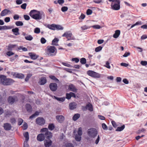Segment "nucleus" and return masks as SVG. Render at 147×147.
Returning a JSON list of instances; mask_svg holds the SVG:
<instances>
[{
    "label": "nucleus",
    "instance_id": "f257e3e1",
    "mask_svg": "<svg viewBox=\"0 0 147 147\" xmlns=\"http://www.w3.org/2000/svg\"><path fill=\"white\" fill-rule=\"evenodd\" d=\"M14 82L12 79L7 78L4 75H0V83L2 84L5 86L10 85Z\"/></svg>",
    "mask_w": 147,
    "mask_h": 147
},
{
    "label": "nucleus",
    "instance_id": "f03ea898",
    "mask_svg": "<svg viewBox=\"0 0 147 147\" xmlns=\"http://www.w3.org/2000/svg\"><path fill=\"white\" fill-rule=\"evenodd\" d=\"M47 49L46 53L49 56H55L57 53V49L54 46H48L47 47Z\"/></svg>",
    "mask_w": 147,
    "mask_h": 147
},
{
    "label": "nucleus",
    "instance_id": "7ed1b4c3",
    "mask_svg": "<svg viewBox=\"0 0 147 147\" xmlns=\"http://www.w3.org/2000/svg\"><path fill=\"white\" fill-rule=\"evenodd\" d=\"M87 133L90 137L94 138L98 134V131L95 128H91L88 129Z\"/></svg>",
    "mask_w": 147,
    "mask_h": 147
},
{
    "label": "nucleus",
    "instance_id": "20e7f679",
    "mask_svg": "<svg viewBox=\"0 0 147 147\" xmlns=\"http://www.w3.org/2000/svg\"><path fill=\"white\" fill-rule=\"evenodd\" d=\"M45 14L42 12L37 11L36 13L33 16L32 18L36 20H40L45 17Z\"/></svg>",
    "mask_w": 147,
    "mask_h": 147
},
{
    "label": "nucleus",
    "instance_id": "39448f33",
    "mask_svg": "<svg viewBox=\"0 0 147 147\" xmlns=\"http://www.w3.org/2000/svg\"><path fill=\"white\" fill-rule=\"evenodd\" d=\"M120 0H116V2L115 3H112L111 6L112 9L115 10H119L120 8Z\"/></svg>",
    "mask_w": 147,
    "mask_h": 147
},
{
    "label": "nucleus",
    "instance_id": "423d86ee",
    "mask_svg": "<svg viewBox=\"0 0 147 147\" xmlns=\"http://www.w3.org/2000/svg\"><path fill=\"white\" fill-rule=\"evenodd\" d=\"M8 102L11 105H13L14 102L18 101L17 97L15 96H9L7 99Z\"/></svg>",
    "mask_w": 147,
    "mask_h": 147
},
{
    "label": "nucleus",
    "instance_id": "0eeeda50",
    "mask_svg": "<svg viewBox=\"0 0 147 147\" xmlns=\"http://www.w3.org/2000/svg\"><path fill=\"white\" fill-rule=\"evenodd\" d=\"M87 74L89 76L96 78H99L100 75L99 74L91 70H88L87 72Z\"/></svg>",
    "mask_w": 147,
    "mask_h": 147
},
{
    "label": "nucleus",
    "instance_id": "6e6552de",
    "mask_svg": "<svg viewBox=\"0 0 147 147\" xmlns=\"http://www.w3.org/2000/svg\"><path fill=\"white\" fill-rule=\"evenodd\" d=\"M45 120L42 117H38L36 119V124L42 126L45 123Z\"/></svg>",
    "mask_w": 147,
    "mask_h": 147
},
{
    "label": "nucleus",
    "instance_id": "1a4fd4ad",
    "mask_svg": "<svg viewBox=\"0 0 147 147\" xmlns=\"http://www.w3.org/2000/svg\"><path fill=\"white\" fill-rule=\"evenodd\" d=\"M49 87L52 91L53 92L55 91L57 89V84L55 83H51L49 85Z\"/></svg>",
    "mask_w": 147,
    "mask_h": 147
},
{
    "label": "nucleus",
    "instance_id": "9d476101",
    "mask_svg": "<svg viewBox=\"0 0 147 147\" xmlns=\"http://www.w3.org/2000/svg\"><path fill=\"white\" fill-rule=\"evenodd\" d=\"M82 109L84 111H86L87 109L90 111H93L92 106L90 103L87 104L85 107H83Z\"/></svg>",
    "mask_w": 147,
    "mask_h": 147
},
{
    "label": "nucleus",
    "instance_id": "9b49d317",
    "mask_svg": "<svg viewBox=\"0 0 147 147\" xmlns=\"http://www.w3.org/2000/svg\"><path fill=\"white\" fill-rule=\"evenodd\" d=\"M55 117L57 120L60 123H63L65 119L64 117L62 115H57Z\"/></svg>",
    "mask_w": 147,
    "mask_h": 147
},
{
    "label": "nucleus",
    "instance_id": "f8f14e48",
    "mask_svg": "<svg viewBox=\"0 0 147 147\" xmlns=\"http://www.w3.org/2000/svg\"><path fill=\"white\" fill-rule=\"evenodd\" d=\"M45 137L44 134H41L38 135L37 137V140L39 141H42L44 140Z\"/></svg>",
    "mask_w": 147,
    "mask_h": 147
},
{
    "label": "nucleus",
    "instance_id": "ddd939ff",
    "mask_svg": "<svg viewBox=\"0 0 147 147\" xmlns=\"http://www.w3.org/2000/svg\"><path fill=\"white\" fill-rule=\"evenodd\" d=\"M45 138L47 139H50L52 137V134L51 132L47 131L44 134Z\"/></svg>",
    "mask_w": 147,
    "mask_h": 147
},
{
    "label": "nucleus",
    "instance_id": "4468645a",
    "mask_svg": "<svg viewBox=\"0 0 147 147\" xmlns=\"http://www.w3.org/2000/svg\"><path fill=\"white\" fill-rule=\"evenodd\" d=\"M13 76L16 78L20 79H23L24 77V75L22 74L17 73L15 72L13 74Z\"/></svg>",
    "mask_w": 147,
    "mask_h": 147
},
{
    "label": "nucleus",
    "instance_id": "2eb2a0df",
    "mask_svg": "<svg viewBox=\"0 0 147 147\" xmlns=\"http://www.w3.org/2000/svg\"><path fill=\"white\" fill-rule=\"evenodd\" d=\"M44 145L45 147H49L51 145L52 143V141L50 139L48 140H45L44 141Z\"/></svg>",
    "mask_w": 147,
    "mask_h": 147
},
{
    "label": "nucleus",
    "instance_id": "dca6fc26",
    "mask_svg": "<svg viewBox=\"0 0 147 147\" xmlns=\"http://www.w3.org/2000/svg\"><path fill=\"white\" fill-rule=\"evenodd\" d=\"M3 126L4 129L6 131L10 130L12 127L11 124L8 123H4Z\"/></svg>",
    "mask_w": 147,
    "mask_h": 147
},
{
    "label": "nucleus",
    "instance_id": "f3484780",
    "mask_svg": "<svg viewBox=\"0 0 147 147\" xmlns=\"http://www.w3.org/2000/svg\"><path fill=\"white\" fill-rule=\"evenodd\" d=\"M68 89L69 90L71 91L75 92H77V89L75 87V86L73 84L69 85L68 86Z\"/></svg>",
    "mask_w": 147,
    "mask_h": 147
},
{
    "label": "nucleus",
    "instance_id": "a211bd4d",
    "mask_svg": "<svg viewBox=\"0 0 147 147\" xmlns=\"http://www.w3.org/2000/svg\"><path fill=\"white\" fill-rule=\"evenodd\" d=\"M9 12L11 13L9 10L7 9H5L1 12L0 15L2 16H5Z\"/></svg>",
    "mask_w": 147,
    "mask_h": 147
},
{
    "label": "nucleus",
    "instance_id": "6ab92c4d",
    "mask_svg": "<svg viewBox=\"0 0 147 147\" xmlns=\"http://www.w3.org/2000/svg\"><path fill=\"white\" fill-rule=\"evenodd\" d=\"M73 133H74V135H75V138L76 141L78 142H80L81 140L82 137L81 136L78 135L77 134H75V133H76V130H74Z\"/></svg>",
    "mask_w": 147,
    "mask_h": 147
},
{
    "label": "nucleus",
    "instance_id": "aec40b11",
    "mask_svg": "<svg viewBox=\"0 0 147 147\" xmlns=\"http://www.w3.org/2000/svg\"><path fill=\"white\" fill-rule=\"evenodd\" d=\"M72 33L70 32H65L62 35V37H65L67 38L71 37L72 36Z\"/></svg>",
    "mask_w": 147,
    "mask_h": 147
},
{
    "label": "nucleus",
    "instance_id": "412c9836",
    "mask_svg": "<svg viewBox=\"0 0 147 147\" xmlns=\"http://www.w3.org/2000/svg\"><path fill=\"white\" fill-rule=\"evenodd\" d=\"M29 55L31 59L33 60L36 59L38 57V56L32 53H29Z\"/></svg>",
    "mask_w": 147,
    "mask_h": 147
},
{
    "label": "nucleus",
    "instance_id": "4be33fe9",
    "mask_svg": "<svg viewBox=\"0 0 147 147\" xmlns=\"http://www.w3.org/2000/svg\"><path fill=\"white\" fill-rule=\"evenodd\" d=\"M69 108L70 110H74L77 107V104L75 102L71 103L69 104Z\"/></svg>",
    "mask_w": 147,
    "mask_h": 147
},
{
    "label": "nucleus",
    "instance_id": "5701e85b",
    "mask_svg": "<svg viewBox=\"0 0 147 147\" xmlns=\"http://www.w3.org/2000/svg\"><path fill=\"white\" fill-rule=\"evenodd\" d=\"M47 80L45 77H42L40 79V80L39 82V83L40 85H44L47 82Z\"/></svg>",
    "mask_w": 147,
    "mask_h": 147
},
{
    "label": "nucleus",
    "instance_id": "b1692460",
    "mask_svg": "<svg viewBox=\"0 0 147 147\" xmlns=\"http://www.w3.org/2000/svg\"><path fill=\"white\" fill-rule=\"evenodd\" d=\"M27 111L29 113L32 111L31 106L29 104H26L25 105Z\"/></svg>",
    "mask_w": 147,
    "mask_h": 147
},
{
    "label": "nucleus",
    "instance_id": "393cba45",
    "mask_svg": "<svg viewBox=\"0 0 147 147\" xmlns=\"http://www.w3.org/2000/svg\"><path fill=\"white\" fill-rule=\"evenodd\" d=\"M23 135L25 138V140L24 142H26V143H28L27 142L29 139V134L28 132L27 131L24 133Z\"/></svg>",
    "mask_w": 147,
    "mask_h": 147
},
{
    "label": "nucleus",
    "instance_id": "a878e982",
    "mask_svg": "<svg viewBox=\"0 0 147 147\" xmlns=\"http://www.w3.org/2000/svg\"><path fill=\"white\" fill-rule=\"evenodd\" d=\"M120 34V31L119 30H117L115 31V33L113 35V37L114 38H117Z\"/></svg>",
    "mask_w": 147,
    "mask_h": 147
},
{
    "label": "nucleus",
    "instance_id": "bb28decb",
    "mask_svg": "<svg viewBox=\"0 0 147 147\" xmlns=\"http://www.w3.org/2000/svg\"><path fill=\"white\" fill-rule=\"evenodd\" d=\"M19 29L18 28H15L13 29L12 30V32L14 33V34L16 36L20 34V33L19 32Z\"/></svg>",
    "mask_w": 147,
    "mask_h": 147
},
{
    "label": "nucleus",
    "instance_id": "cd10ccee",
    "mask_svg": "<svg viewBox=\"0 0 147 147\" xmlns=\"http://www.w3.org/2000/svg\"><path fill=\"white\" fill-rule=\"evenodd\" d=\"M55 128V125L53 123H49L48 126V129L51 131L53 130Z\"/></svg>",
    "mask_w": 147,
    "mask_h": 147
},
{
    "label": "nucleus",
    "instance_id": "c85d7f7f",
    "mask_svg": "<svg viewBox=\"0 0 147 147\" xmlns=\"http://www.w3.org/2000/svg\"><path fill=\"white\" fill-rule=\"evenodd\" d=\"M16 45H12L9 44L7 46V49L9 51H11L12 50V49L14 48Z\"/></svg>",
    "mask_w": 147,
    "mask_h": 147
},
{
    "label": "nucleus",
    "instance_id": "c756f323",
    "mask_svg": "<svg viewBox=\"0 0 147 147\" xmlns=\"http://www.w3.org/2000/svg\"><path fill=\"white\" fill-rule=\"evenodd\" d=\"M80 115L78 113L75 114L73 117L72 119L74 121L77 120L80 117Z\"/></svg>",
    "mask_w": 147,
    "mask_h": 147
},
{
    "label": "nucleus",
    "instance_id": "7c9ffc66",
    "mask_svg": "<svg viewBox=\"0 0 147 147\" xmlns=\"http://www.w3.org/2000/svg\"><path fill=\"white\" fill-rule=\"evenodd\" d=\"M39 114V112L36 111L34 114H32V115L29 117V119H32L34 118L35 117H36L38 116Z\"/></svg>",
    "mask_w": 147,
    "mask_h": 147
},
{
    "label": "nucleus",
    "instance_id": "2f4dec72",
    "mask_svg": "<svg viewBox=\"0 0 147 147\" xmlns=\"http://www.w3.org/2000/svg\"><path fill=\"white\" fill-rule=\"evenodd\" d=\"M55 99H56L58 101H60L61 102H63L65 100V98L64 97H57L55 96H54Z\"/></svg>",
    "mask_w": 147,
    "mask_h": 147
},
{
    "label": "nucleus",
    "instance_id": "473e14b6",
    "mask_svg": "<svg viewBox=\"0 0 147 147\" xmlns=\"http://www.w3.org/2000/svg\"><path fill=\"white\" fill-rule=\"evenodd\" d=\"M37 11V10L34 9L31 10L29 13L30 16L32 18L33 17V16L34 15H35V14L36 13Z\"/></svg>",
    "mask_w": 147,
    "mask_h": 147
},
{
    "label": "nucleus",
    "instance_id": "72a5a7b5",
    "mask_svg": "<svg viewBox=\"0 0 147 147\" xmlns=\"http://www.w3.org/2000/svg\"><path fill=\"white\" fill-rule=\"evenodd\" d=\"M47 27L51 30H55V24H54L51 25L48 24L47 25Z\"/></svg>",
    "mask_w": 147,
    "mask_h": 147
},
{
    "label": "nucleus",
    "instance_id": "f704fd0d",
    "mask_svg": "<svg viewBox=\"0 0 147 147\" xmlns=\"http://www.w3.org/2000/svg\"><path fill=\"white\" fill-rule=\"evenodd\" d=\"M49 77L51 79L53 80L55 82H56L57 83H59V80L57 78H56L55 76H54L51 75L50 76H49Z\"/></svg>",
    "mask_w": 147,
    "mask_h": 147
},
{
    "label": "nucleus",
    "instance_id": "c9c22d12",
    "mask_svg": "<svg viewBox=\"0 0 147 147\" xmlns=\"http://www.w3.org/2000/svg\"><path fill=\"white\" fill-rule=\"evenodd\" d=\"M125 127L124 125H123L121 127H118L117 129H116L115 131H121L123 130Z\"/></svg>",
    "mask_w": 147,
    "mask_h": 147
},
{
    "label": "nucleus",
    "instance_id": "e433bc0d",
    "mask_svg": "<svg viewBox=\"0 0 147 147\" xmlns=\"http://www.w3.org/2000/svg\"><path fill=\"white\" fill-rule=\"evenodd\" d=\"M27 35V36H25V38L26 40L29 41H31L32 40L33 38L31 35Z\"/></svg>",
    "mask_w": 147,
    "mask_h": 147
},
{
    "label": "nucleus",
    "instance_id": "4c0bfd02",
    "mask_svg": "<svg viewBox=\"0 0 147 147\" xmlns=\"http://www.w3.org/2000/svg\"><path fill=\"white\" fill-rule=\"evenodd\" d=\"M59 40L57 38H55L52 41V45H56L57 43L58 42Z\"/></svg>",
    "mask_w": 147,
    "mask_h": 147
},
{
    "label": "nucleus",
    "instance_id": "58836bf2",
    "mask_svg": "<svg viewBox=\"0 0 147 147\" xmlns=\"http://www.w3.org/2000/svg\"><path fill=\"white\" fill-rule=\"evenodd\" d=\"M12 27L11 26H2V30H6L10 29L12 28Z\"/></svg>",
    "mask_w": 147,
    "mask_h": 147
},
{
    "label": "nucleus",
    "instance_id": "ea45409f",
    "mask_svg": "<svg viewBox=\"0 0 147 147\" xmlns=\"http://www.w3.org/2000/svg\"><path fill=\"white\" fill-rule=\"evenodd\" d=\"M80 62L82 64H84L86 62V60L84 58H82L80 59Z\"/></svg>",
    "mask_w": 147,
    "mask_h": 147
},
{
    "label": "nucleus",
    "instance_id": "a19ab883",
    "mask_svg": "<svg viewBox=\"0 0 147 147\" xmlns=\"http://www.w3.org/2000/svg\"><path fill=\"white\" fill-rule=\"evenodd\" d=\"M15 24L17 26H22L23 25V23L20 21H16L15 22Z\"/></svg>",
    "mask_w": 147,
    "mask_h": 147
},
{
    "label": "nucleus",
    "instance_id": "79ce46f5",
    "mask_svg": "<svg viewBox=\"0 0 147 147\" xmlns=\"http://www.w3.org/2000/svg\"><path fill=\"white\" fill-rule=\"evenodd\" d=\"M78 135L81 136L82 134V128L81 127H80L78 128Z\"/></svg>",
    "mask_w": 147,
    "mask_h": 147
},
{
    "label": "nucleus",
    "instance_id": "37998d69",
    "mask_svg": "<svg viewBox=\"0 0 147 147\" xmlns=\"http://www.w3.org/2000/svg\"><path fill=\"white\" fill-rule=\"evenodd\" d=\"M91 28V26L88 27L86 25H84L81 27V28L82 30H85L88 29H89Z\"/></svg>",
    "mask_w": 147,
    "mask_h": 147
},
{
    "label": "nucleus",
    "instance_id": "c03bdc74",
    "mask_svg": "<svg viewBox=\"0 0 147 147\" xmlns=\"http://www.w3.org/2000/svg\"><path fill=\"white\" fill-rule=\"evenodd\" d=\"M55 29L58 30H62L63 28L60 25H55Z\"/></svg>",
    "mask_w": 147,
    "mask_h": 147
},
{
    "label": "nucleus",
    "instance_id": "a18cd8bd",
    "mask_svg": "<svg viewBox=\"0 0 147 147\" xmlns=\"http://www.w3.org/2000/svg\"><path fill=\"white\" fill-rule=\"evenodd\" d=\"M32 76V75L31 74H28L27 75L25 79V81L26 82L28 81Z\"/></svg>",
    "mask_w": 147,
    "mask_h": 147
},
{
    "label": "nucleus",
    "instance_id": "49530a36",
    "mask_svg": "<svg viewBox=\"0 0 147 147\" xmlns=\"http://www.w3.org/2000/svg\"><path fill=\"white\" fill-rule=\"evenodd\" d=\"M18 55H15L14 57H11L9 58L11 62H13L16 59V58L18 57Z\"/></svg>",
    "mask_w": 147,
    "mask_h": 147
},
{
    "label": "nucleus",
    "instance_id": "de8ad7c7",
    "mask_svg": "<svg viewBox=\"0 0 147 147\" xmlns=\"http://www.w3.org/2000/svg\"><path fill=\"white\" fill-rule=\"evenodd\" d=\"M104 66L108 69L111 68V66L110 65V63L108 61H106V65H104Z\"/></svg>",
    "mask_w": 147,
    "mask_h": 147
},
{
    "label": "nucleus",
    "instance_id": "09e8293b",
    "mask_svg": "<svg viewBox=\"0 0 147 147\" xmlns=\"http://www.w3.org/2000/svg\"><path fill=\"white\" fill-rule=\"evenodd\" d=\"M6 54L7 56H10L12 55H13L14 53L11 51H9L6 53Z\"/></svg>",
    "mask_w": 147,
    "mask_h": 147
},
{
    "label": "nucleus",
    "instance_id": "8fccbe9b",
    "mask_svg": "<svg viewBox=\"0 0 147 147\" xmlns=\"http://www.w3.org/2000/svg\"><path fill=\"white\" fill-rule=\"evenodd\" d=\"M91 27H92L96 29H99L101 28L100 26L98 25H96L91 26Z\"/></svg>",
    "mask_w": 147,
    "mask_h": 147
},
{
    "label": "nucleus",
    "instance_id": "3c124183",
    "mask_svg": "<svg viewBox=\"0 0 147 147\" xmlns=\"http://www.w3.org/2000/svg\"><path fill=\"white\" fill-rule=\"evenodd\" d=\"M62 64L65 66H67L68 67H72V66L70 64L65 62H62Z\"/></svg>",
    "mask_w": 147,
    "mask_h": 147
},
{
    "label": "nucleus",
    "instance_id": "603ef678",
    "mask_svg": "<svg viewBox=\"0 0 147 147\" xmlns=\"http://www.w3.org/2000/svg\"><path fill=\"white\" fill-rule=\"evenodd\" d=\"M102 49V47L100 46L96 47L95 49V51L96 52H98L101 51Z\"/></svg>",
    "mask_w": 147,
    "mask_h": 147
},
{
    "label": "nucleus",
    "instance_id": "864d4df0",
    "mask_svg": "<svg viewBox=\"0 0 147 147\" xmlns=\"http://www.w3.org/2000/svg\"><path fill=\"white\" fill-rule=\"evenodd\" d=\"M68 9V8L67 7H63L61 8V10L63 12L67 11Z\"/></svg>",
    "mask_w": 147,
    "mask_h": 147
},
{
    "label": "nucleus",
    "instance_id": "5fc2aeb1",
    "mask_svg": "<svg viewBox=\"0 0 147 147\" xmlns=\"http://www.w3.org/2000/svg\"><path fill=\"white\" fill-rule=\"evenodd\" d=\"M23 122V120L21 118H19L18 119V124L19 125H22Z\"/></svg>",
    "mask_w": 147,
    "mask_h": 147
},
{
    "label": "nucleus",
    "instance_id": "6e6d98bb",
    "mask_svg": "<svg viewBox=\"0 0 147 147\" xmlns=\"http://www.w3.org/2000/svg\"><path fill=\"white\" fill-rule=\"evenodd\" d=\"M102 127L103 129L105 130H106L108 129L107 125L105 123H103L102 124Z\"/></svg>",
    "mask_w": 147,
    "mask_h": 147
},
{
    "label": "nucleus",
    "instance_id": "4d7b16f0",
    "mask_svg": "<svg viewBox=\"0 0 147 147\" xmlns=\"http://www.w3.org/2000/svg\"><path fill=\"white\" fill-rule=\"evenodd\" d=\"M65 147H74V146L72 144L69 143L66 144Z\"/></svg>",
    "mask_w": 147,
    "mask_h": 147
},
{
    "label": "nucleus",
    "instance_id": "13d9d810",
    "mask_svg": "<svg viewBox=\"0 0 147 147\" xmlns=\"http://www.w3.org/2000/svg\"><path fill=\"white\" fill-rule=\"evenodd\" d=\"M34 32L36 34L39 33L40 32V30L39 28H36L34 29Z\"/></svg>",
    "mask_w": 147,
    "mask_h": 147
},
{
    "label": "nucleus",
    "instance_id": "bf43d9fd",
    "mask_svg": "<svg viewBox=\"0 0 147 147\" xmlns=\"http://www.w3.org/2000/svg\"><path fill=\"white\" fill-rule=\"evenodd\" d=\"M46 40L43 37L41 38L40 39L41 43L42 44H44L46 42Z\"/></svg>",
    "mask_w": 147,
    "mask_h": 147
},
{
    "label": "nucleus",
    "instance_id": "052dcab7",
    "mask_svg": "<svg viewBox=\"0 0 147 147\" xmlns=\"http://www.w3.org/2000/svg\"><path fill=\"white\" fill-rule=\"evenodd\" d=\"M92 10L90 9H88L86 11V14L88 15H90L92 13Z\"/></svg>",
    "mask_w": 147,
    "mask_h": 147
},
{
    "label": "nucleus",
    "instance_id": "680f3d73",
    "mask_svg": "<svg viewBox=\"0 0 147 147\" xmlns=\"http://www.w3.org/2000/svg\"><path fill=\"white\" fill-rule=\"evenodd\" d=\"M16 120L15 118H11L10 119V122L11 123V124L13 125L15 123H16Z\"/></svg>",
    "mask_w": 147,
    "mask_h": 147
},
{
    "label": "nucleus",
    "instance_id": "e2e57ef3",
    "mask_svg": "<svg viewBox=\"0 0 147 147\" xmlns=\"http://www.w3.org/2000/svg\"><path fill=\"white\" fill-rule=\"evenodd\" d=\"M71 96L70 92L69 93H66V98L68 100H69L71 98Z\"/></svg>",
    "mask_w": 147,
    "mask_h": 147
},
{
    "label": "nucleus",
    "instance_id": "0e129e2a",
    "mask_svg": "<svg viewBox=\"0 0 147 147\" xmlns=\"http://www.w3.org/2000/svg\"><path fill=\"white\" fill-rule=\"evenodd\" d=\"M48 131H49L48 129L47 128H43L40 130V132H45V133Z\"/></svg>",
    "mask_w": 147,
    "mask_h": 147
},
{
    "label": "nucleus",
    "instance_id": "69168bd1",
    "mask_svg": "<svg viewBox=\"0 0 147 147\" xmlns=\"http://www.w3.org/2000/svg\"><path fill=\"white\" fill-rule=\"evenodd\" d=\"M65 2L64 0H57V2L60 5H62Z\"/></svg>",
    "mask_w": 147,
    "mask_h": 147
},
{
    "label": "nucleus",
    "instance_id": "338daca9",
    "mask_svg": "<svg viewBox=\"0 0 147 147\" xmlns=\"http://www.w3.org/2000/svg\"><path fill=\"white\" fill-rule=\"evenodd\" d=\"M24 18L25 20H28L30 19V18L29 16H28L26 15H24Z\"/></svg>",
    "mask_w": 147,
    "mask_h": 147
},
{
    "label": "nucleus",
    "instance_id": "774afa93",
    "mask_svg": "<svg viewBox=\"0 0 147 147\" xmlns=\"http://www.w3.org/2000/svg\"><path fill=\"white\" fill-rule=\"evenodd\" d=\"M140 63L142 65L145 66L147 65V61H141Z\"/></svg>",
    "mask_w": 147,
    "mask_h": 147
}]
</instances>
